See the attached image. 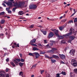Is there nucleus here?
Here are the masks:
<instances>
[{"instance_id": "nucleus-1", "label": "nucleus", "mask_w": 77, "mask_h": 77, "mask_svg": "<svg viewBox=\"0 0 77 77\" xmlns=\"http://www.w3.org/2000/svg\"><path fill=\"white\" fill-rule=\"evenodd\" d=\"M52 32H54L55 35H56V36H58L59 39H63L64 37L62 35L59 36V35L58 34V33H59L58 30H57L56 29H52Z\"/></svg>"}, {"instance_id": "nucleus-2", "label": "nucleus", "mask_w": 77, "mask_h": 77, "mask_svg": "<svg viewBox=\"0 0 77 77\" xmlns=\"http://www.w3.org/2000/svg\"><path fill=\"white\" fill-rule=\"evenodd\" d=\"M71 63L73 66L75 67V66H77V62L75 60L73 59L72 60V61Z\"/></svg>"}, {"instance_id": "nucleus-3", "label": "nucleus", "mask_w": 77, "mask_h": 77, "mask_svg": "<svg viewBox=\"0 0 77 77\" xmlns=\"http://www.w3.org/2000/svg\"><path fill=\"white\" fill-rule=\"evenodd\" d=\"M72 29H70V31H71V32L67 33L66 34L63 35V36H64L65 38H67L68 36H70V35H71V34H72Z\"/></svg>"}, {"instance_id": "nucleus-4", "label": "nucleus", "mask_w": 77, "mask_h": 77, "mask_svg": "<svg viewBox=\"0 0 77 77\" xmlns=\"http://www.w3.org/2000/svg\"><path fill=\"white\" fill-rule=\"evenodd\" d=\"M6 73L5 72L0 71V77H4Z\"/></svg>"}, {"instance_id": "nucleus-5", "label": "nucleus", "mask_w": 77, "mask_h": 77, "mask_svg": "<svg viewBox=\"0 0 77 77\" xmlns=\"http://www.w3.org/2000/svg\"><path fill=\"white\" fill-rule=\"evenodd\" d=\"M54 36V33L53 32H51L49 33L48 35V38H52Z\"/></svg>"}, {"instance_id": "nucleus-6", "label": "nucleus", "mask_w": 77, "mask_h": 77, "mask_svg": "<svg viewBox=\"0 0 77 77\" xmlns=\"http://www.w3.org/2000/svg\"><path fill=\"white\" fill-rule=\"evenodd\" d=\"M75 50L72 49L69 52V53L73 56H74V53H75Z\"/></svg>"}, {"instance_id": "nucleus-7", "label": "nucleus", "mask_w": 77, "mask_h": 77, "mask_svg": "<svg viewBox=\"0 0 77 77\" xmlns=\"http://www.w3.org/2000/svg\"><path fill=\"white\" fill-rule=\"evenodd\" d=\"M33 54L35 55V59H38L40 56V55L38 52H34L33 53Z\"/></svg>"}, {"instance_id": "nucleus-8", "label": "nucleus", "mask_w": 77, "mask_h": 77, "mask_svg": "<svg viewBox=\"0 0 77 77\" xmlns=\"http://www.w3.org/2000/svg\"><path fill=\"white\" fill-rule=\"evenodd\" d=\"M25 1L23 2H19V5L20 6H24L25 5Z\"/></svg>"}, {"instance_id": "nucleus-9", "label": "nucleus", "mask_w": 77, "mask_h": 77, "mask_svg": "<svg viewBox=\"0 0 77 77\" xmlns=\"http://www.w3.org/2000/svg\"><path fill=\"white\" fill-rule=\"evenodd\" d=\"M59 56L61 59H65L66 57L65 55L63 54H60Z\"/></svg>"}, {"instance_id": "nucleus-10", "label": "nucleus", "mask_w": 77, "mask_h": 77, "mask_svg": "<svg viewBox=\"0 0 77 77\" xmlns=\"http://www.w3.org/2000/svg\"><path fill=\"white\" fill-rule=\"evenodd\" d=\"M8 6H10V8H12V7H11V6H12V2H7V4Z\"/></svg>"}, {"instance_id": "nucleus-11", "label": "nucleus", "mask_w": 77, "mask_h": 77, "mask_svg": "<svg viewBox=\"0 0 77 77\" xmlns=\"http://www.w3.org/2000/svg\"><path fill=\"white\" fill-rule=\"evenodd\" d=\"M13 62H14L15 64L16 65H18L19 63L17 61L15 60H13Z\"/></svg>"}, {"instance_id": "nucleus-12", "label": "nucleus", "mask_w": 77, "mask_h": 77, "mask_svg": "<svg viewBox=\"0 0 77 77\" xmlns=\"http://www.w3.org/2000/svg\"><path fill=\"white\" fill-rule=\"evenodd\" d=\"M69 38L70 39V41H72L74 38H75V37L74 36H69Z\"/></svg>"}, {"instance_id": "nucleus-13", "label": "nucleus", "mask_w": 77, "mask_h": 77, "mask_svg": "<svg viewBox=\"0 0 77 77\" xmlns=\"http://www.w3.org/2000/svg\"><path fill=\"white\" fill-rule=\"evenodd\" d=\"M23 11H20L18 12V14L19 15H22L23 14Z\"/></svg>"}, {"instance_id": "nucleus-14", "label": "nucleus", "mask_w": 77, "mask_h": 77, "mask_svg": "<svg viewBox=\"0 0 77 77\" xmlns=\"http://www.w3.org/2000/svg\"><path fill=\"white\" fill-rule=\"evenodd\" d=\"M13 4H14V6H18V2H13Z\"/></svg>"}, {"instance_id": "nucleus-15", "label": "nucleus", "mask_w": 77, "mask_h": 77, "mask_svg": "<svg viewBox=\"0 0 77 77\" xmlns=\"http://www.w3.org/2000/svg\"><path fill=\"white\" fill-rule=\"evenodd\" d=\"M52 57L53 58H56V59H58L59 58V57L57 55H53L52 56Z\"/></svg>"}, {"instance_id": "nucleus-16", "label": "nucleus", "mask_w": 77, "mask_h": 77, "mask_svg": "<svg viewBox=\"0 0 77 77\" xmlns=\"http://www.w3.org/2000/svg\"><path fill=\"white\" fill-rule=\"evenodd\" d=\"M36 42V39H33L30 41L31 43H35Z\"/></svg>"}, {"instance_id": "nucleus-17", "label": "nucleus", "mask_w": 77, "mask_h": 77, "mask_svg": "<svg viewBox=\"0 0 77 77\" xmlns=\"http://www.w3.org/2000/svg\"><path fill=\"white\" fill-rule=\"evenodd\" d=\"M14 45L16 47H20V46L19 45V44L18 43L17 44V43H15L14 44Z\"/></svg>"}, {"instance_id": "nucleus-18", "label": "nucleus", "mask_w": 77, "mask_h": 77, "mask_svg": "<svg viewBox=\"0 0 77 77\" xmlns=\"http://www.w3.org/2000/svg\"><path fill=\"white\" fill-rule=\"evenodd\" d=\"M5 20H2L1 21L0 23H1V24H4V23H5Z\"/></svg>"}, {"instance_id": "nucleus-19", "label": "nucleus", "mask_w": 77, "mask_h": 77, "mask_svg": "<svg viewBox=\"0 0 77 77\" xmlns=\"http://www.w3.org/2000/svg\"><path fill=\"white\" fill-rule=\"evenodd\" d=\"M19 75H21L22 77H23V72H20Z\"/></svg>"}, {"instance_id": "nucleus-20", "label": "nucleus", "mask_w": 77, "mask_h": 77, "mask_svg": "<svg viewBox=\"0 0 77 77\" xmlns=\"http://www.w3.org/2000/svg\"><path fill=\"white\" fill-rule=\"evenodd\" d=\"M42 32L45 35H46V34H47V31H46L42 30Z\"/></svg>"}, {"instance_id": "nucleus-21", "label": "nucleus", "mask_w": 77, "mask_h": 77, "mask_svg": "<svg viewBox=\"0 0 77 77\" xmlns=\"http://www.w3.org/2000/svg\"><path fill=\"white\" fill-rule=\"evenodd\" d=\"M10 63L11 65H12L13 67H15V64L14 63L12 62V61Z\"/></svg>"}, {"instance_id": "nucleus-22", "label": "nucleus", "mask_w": 77, "mask_h": 77, "mask_svg": "<svg viewBox=\"0 0 77 77\" xmlns=\"http://www.w3.org/2000/svg\"><path fill=\"white\" fill-rule=\"evenodd\" d=\"M33 50H34V51H35L36 50H39V49L35 47L33 48Z\"/></svg>"}, {"instance_id": "nucleus-23", "label": "nucleus", "mask_w": 77, "mask_h": 77, "mask_svg": "<svg viewBox=\"0 0 77 77\" xmlns=\"http://www.w3.org/2000/svg\"><path fill=\"white\" fill-rule=\"evenodd\" d=\"M4 77H9V75L8 73H5Z\"/></svg>"}, {"instance_id": "nucleus-24", "label": "nucleus", "mask_w": 77, "mask_h": 77, "mask_svg": "<svg viewBox=\"0 0 77 77\" xmlns=\"http://www.w3.org/2000/svg\"><path fill=\"white\" fill-rule=\"evenodd\" d=\"M33 53H29L28 54V55L29 56H34V55L33 54Z\"/></svg>"}, {"instance_id": "nucleus-25", "label": "nucleus", "mask_w": 77, "mask_h": 77, "mask_svg": "<svg viewBox=\"0 0 77 77\" xmlns=\"http://www.w3.org/2000/svg\"><path fill=\"white\" fill-rule=\"evenodd\" d=\"M51 43L50 44V45H51V46H52V45H53V44H54V43L55 42L54 41H51Z\"/></svg>"}, {"instance_id": "nucleus-26", "label": "nucleus", "mask_w": 77, "mask_h": 77, "mask_svg": "<svg viewBox=\"0 0 77 77\" xmlns=\"http://www.w3.org/2000/svg\"><path fill=\"white\" fill-rule=\"evenodd\" d=\"M67 19H63L61 21V22H62V23H65Z\"/></svg>"}, {"instance_id": "nucleus-27", "label": "nucleus", "mask_w": 77, "mask_h": 77, "mask_svg": "<svg viewBox=\"0 0 77 77\" xmlns=\"http://www.w3.org/2000/svg\"><path fill=\"white\" fill-rule=\"evenodd\" d=\"M51 62L52 63H55V62H56V60L53 59H51Z\"/></svg>"}, {"instance_id": "nucleus-28", "label": "nucleus", "mask_w": 77, "mask_h": 77, "mask_svg": "<svg viewBox=\"0 0 77 77\" xmlns=\"http://www.w3.org/2000/svg\"><path fill=\"white\" fill-rule=\"evenodd\" d=\"M60 74H62L64 75H66V73H65V72H63V71L62 72H61Z\"/></svg>"}, {"instance_id": "nucleus-29", "label": "nucleus", "mask_w": 77, "mask_h": 77, "mask_svg": "<svg viewBox=\"0 0 77 77\" xmlns=\"http://www.w3.org/2000/svg\"><path fill=\"white\" fill-rule=\"evenodd\" d=\"M20 66H21V67L23 66V65H24V63H19Z\"/></svg>"}, {"instance_id": "nucleus-30", "label": "nucleus", "mask_w": 77, "mask_h": 77, "mask_svg": "<svg viewBox=\"0 0 77 77\" xmlns=\"http://www.w3.org/2000/svg\"><path fill=\"white\" fill-rule=\"evenodd\" d=\"M16 9H17V7H15L14 8L12 9L13 12H15V10H16Z\"/></svg>"}, {"instance_id": "nucleus-31", "label": "nucleus", "mask_w": 77, "mask_h": 77, "mask_svg": "<svg viewBox=\"0 0 77 77\" xmlns=\"http://www.w3.org/2000/svg\"><path fill=\"white\" fill-rule=\"evenodd\" d=\"M5 12L4 11H3L0 13V15H5Z\"/></svg>"}, {"instance_id": "nucleus-32", "label": "nucleus", "mask_w": 77, "mask_h": 77, "mask_svg": "<svg viewBox=\"0 0 77 77\" xmlns=\"http://www.w3.org/2000/svg\"><path fill=\"white\" fill-rule=\"evenodd\" d=\"M30 44L32 45H33V46H35V47H36L37 46V45L34 43H30Z\"/></svg>"}, {"instance_id": "nucleus-33", "label": "nucleus", "mask_w": 77, "mask_h": 77, "mask_svg": "<svg viewBox=\"0 0 77 77\" xmlns=\"http://www.w3.org/2000/svg\"><path fill=\"white\" fill-rule=\"evenodd\" d=\"M30 9H33V5H31L29 6Z\"/></svg>"}, {"instance_id": "nucleus-34", "label": "nucleus", "mask_w": 77, "mask_h": 77, "mask_svg": "<svg viewBox=\"0 0 77 77\" xmlns=\"http://www.w3.org/2000/svg\"><path fill=\"white\" fill-rule=\"evenodd\" d=\"M37 8V6L36 5H33V9H36Z\"/></svg>"}, {"instance_id": "nucleus-35", "label": "nucleus", "mask_w": 77, "mask_h": 77, "mask_svg": "<svg viewBox=\"0 0 77 77\" xmlns=\"http://www.w3.org/2000/svg\"><path fill=\"white\" fill-rule=\"evenodd\" d=\"M74 71L75 73H76V74H77V69H74Z\"/></svg>"}, {"instance_id": "nucleus-36", "label": "nucleus", "mask_w": 77, "mask_h": 77, "mask_svg": "<svg viewBox=\"0 0 77 77\" xmlns=\"http://www.w3.org/2000/svg\"><path fill=\"white\" fill-rule=\"evenodd\" d=\"M73 23V21H72V20L69 21L68 22V24H70V23Z\"/></svg>"}, {"instance_id": "nucleus-37", "label": "nucleus", "mask_w": 77, "mask_h": 77, "mask_svg": "<svg viewBox=\"0 0 77 77\" xmlns=\"http://www.w3.org/2000/svg\"><path fill=\"white\" fill-rule=\"evenodd\" d=\"M52 50V51H54V50H57V49L55 48H53Z\"/></svg>"}, {"instance_id": "nucleus-38", "label": "nucleus", "mask_w": 77, "mask_h": 77, "mask_svg": "<svg viewBox=\"0 0 77 77\" xmlns=\"http://www.w3.org/2000/svg\"><path fill=\"white\" fill-rule=\"evenodd\" d=\"M15 60H17L18 62H20V61H21V60L20 59H15Z\"/></svg>"}, {"instance_id": "nucleus-39", "label": "nucleus", "mask_w": 77, "mask_h": 77, "mask_svg": "<svg viewBox=\"0 0 77 77\" xmlns=\"http://www.w3.org/2000/svg\"><path fill=\"white\" fill-rule=\"evenodd\" d=\"M33 27H34V25H32L29 27V28H30V29H32Z\"/></svg>"}, {"instance_id": "nucleus-40", "label": "nucleus", "mask_w": 77, "mask_h": 77, "mask_svg": "<svg viewBox=\"0 0 77 77\" xmlns=\"http://www.w3.org/2000/svg\"><path fill=\"white\" fill-rule=\"evenodd\" d=\"M44 41L45 44H47L48 42L47 41V40H44Z\"/></svg>"}, {"instance_id": "nucleus-41", "label": "nucleus", "mask_w": 77, "mask_h": 77, "mask_svg": "<svg viewBox=\"0 0 77 77\" xmlns=\"http://www.w3.org/2000/svg\"><path fill=\"white\" fill-rule=\"evenodd\" d=\"M65 40H62L61 41V43H65Z\"/></svg>"}, {"instance_id": "nucleus-42", "label": "nucleus", "mask_w": 77, "mask_h": 77, "mask_svg": "<svg viewBox=\"0 0 77 77\" xmlns=\"http://www.w3.org/2000/svg\"><path fill=\"white\" fill-rule=\"evenodd\" d=\"M10 9V7L6 8V10L7 11H9Z\"/></svg>"}, {"instance_id": "nucleus-43", "label": "nucleus", "mask_w": 77, "mask_h": 77, "mask_svg": "<svg viewBox=\"0 0 77 77\" xmlns=\"http://www.w3.org/2000/svg\"><path fill=\"white\" fill-rule=\"evenodd\" d=\"M45 57H46V58H49V57L48 56V55H47L45 54Z\"/></svg>"}, {"instance_id": "nucleus-44", "label": "nucleus", "mask_w": 77, "mask_h": 77, "mask_svg": "<svg viewBox=\"0 0 77 77\" xmlns=\"http://www.w3.org/2000/svg\"><path fill=\"white\" fill-rule=\"evenodd\" d=\"M20 61L21 62H24V60L23 59V58H21Z\"/></svg>"}, {"instance_id": "nucleus-45", "label": "nucleus", "mask_w": 77, "mask_h": 77, "mask_svg": "<svg viewBox=\"0 0 77 77\" xmlns=\"http://www.w3.org/2000/svg\"><path fill=\"white\" fill-rule=\"evenodd\" d=\"M59 29H60V30H63V27H60Z\"/></svg>"}, {"instance_id": "nucleus-46", "label": "nucleus", "mask_w": 77, "mask_h": 77, "mask_svg": "<svg viewBox=\"0 0 77 77\" xmlns=\"http://www.w3.org/2000/svg\"><path fill=\"white\" fill-rule=\"evenodd\" d=\"M77 18H75L74 20V22L75 23V22H77Z\"/></svg>"}, {"instance_id": "nucleus-47", "label": "nucleus", "mask_w": 77, "mask_h": 77, "mask_svg": "<svg viewBox=\"0 0 77 77\" xmlns=\"http://www.w3.org/2000/svg\"><path fill=\"white\" fill-rule=\"evenodd\" d=\"M44 72V70H41V74H42V73H43V72Z\"/></svg>"}, {"instance_id": "nucleus-48", "label": "nucleus", "mask_w": 77, "mask_h": 77, "mask_svg": "<svg viewBox=\"0 0 77 77\" xmlns=\"http://www.w3.org/2000/svg\"><path fill=\"white\" fill-rule=\"evenodd\" d=\"M8 14H11L12 12V11H11V10H10V11L9 10L8 11Z\"/></svg>"}, {"instance_id": "nucleus-49", "label": "nucleus", "mask_w": 77, "mask_h": 77, "mask_svg": "<svg viewBox=\"0 0 77 77\" xmlns=\"http://www.w3.org/2000/svg\"><path fill=\"white\" fill-rule=\"evenodd\" d=\"M60 75V74H59V73H57V76H56V77H60V75Z\"/></svg>"}, {"instance_id": "nucleus-50", "label": "nucleus", "mask_w": 77, "mask_h": 77, "mask_svg": "<svg viewBox=\"0 0 77 77\" xmlns=\"http://www.w3.org/2000/svg\"><path fill=\"white\" fill-rule=\"evenodd\" d=\"M6 60L7 62H9V58H8L6 59Z\"/></svg>"}, {"instance_id": "nucleus-51", "label": "nucleus", "mask_w": 77, "mask_h": 77, "mask_svg": "<svg viewBox=\"0 0 77 77\" xmlns=\"http://www.w3.org/2000/svg\"><path fill=\"white\" fill-rule=\"evenodd\" d=\"M9 70V69L8 68H7L6 69V72H8V71Z\"/></svg>"}, {"instance_id": "nucleus-52", "label": "nucleus", "mask_w": 77, "mask_h": 77, "mask_svg": "<svg viewBox=\"0 0 77 77\" xmlns=\"http://www.w3.org/2000/svg\"><path fill=\"white\" fill-rule=\"evenodd\" d=\"M46 77H50V74H47L46 75Z\"/></svg>"}, {"instance_id": "nucleus-53", "label": "nucleus", "mask_w": 77, "mask_h": 77, "mask_svg": "<svg viewBox=\"0 0 77 77\" xmlns=\"http://www.w3.org/2000/svg\"><path fill=\"white\" fill-rule=\"evenodd\" d=\"M51 51H52V50H49L48 51V53H50V52H51Z\"/></svg>"}, {"instance_id": "nucleus-54", "label": "nucleus", "mask_w": 77, "mask_h": 77, "mask_svg": "<svg viewBox=\"0 0 77 77\" xmlns=\"http://www.w3.org/2000/svg\"><path fill=\"white\" fill-rule=\"evenodd\" d=\"M2 5H3V6H4V7H6V5H5V3H2Z\"/></svg>"}, {"instance_id": "nucleus-55", "label": "nucleus", "mask_w": 77, "mask_h": 77, "mask_svg": "<svg viewBox=\"0 0 77 77\" xmlns=\"http://www.w3.org/2000/svg\"><path fill=\"white\" fill-rule=\"evenodd\" d=\"M3 2L4 3H6L7 5L8 3V2H6V1H3Z\"/></svg>"}, {"instance_id": "nucleus-56", "label": "nucleus", "mask_w": 77, "mask_h": 77, "mask_svg": "<svg viewBox=\"0 0 77 77\" xmlns=\"http://www.w3.org/2000/svg\"><path fill=\"white\" fill-rule=\"evenodd\" d=\"M38 45H39V46H41V47H42V45H41V44H40V43H38Z\"/></svg>"}, {"instance_id": "nucleus-57", "label": "nucleus", "mask_w": 77, "mask_h": 77, "mask_svg": "<svg viewBox=\"0 0 77 77\" xmlns=\"http://www.w3.org/2000/svg\"><path fill=\"white\" fill-rule=\"evenodd\" d=\"M0 35L3 36H4V34H3V33H1L0 34Z\"/></svg>"}, {"instance_id": "nucleus-58", "label": "nucleus", "mask_w": 77, "mask_h": 77, "mask_svg": "<svg viewBox=\"0 0 77 77\" xmlns=\"http://www.w3.org/2000/svg\"><path fill=\"white\" fill-rule=\"evenodd\" d=\"M48 20V21H51V19H49V18H48V17H47V18Z\"/></svg>"}, {"instance_id": "nucleus-59", "label": "nucleus", "mask_w": 77, "mask_h": 77, "mask_svg": "<svg viewBox=\"0 0 77 77\" xmlns=\"http://www.w3.org/2000/svg\"><path fill=\"white\" fill-rule=\"evenodd\" d=\"M75 14V12H74L73 14H72L71 16V17H72V16H73V15H74V14Z\"/></svg>"}, {"instance_id": "nucleus-60", "label": "nucleus", "mask_w": 77, "mask_h": 77, "mask_svg": "<svg viewBox=\"0 0 77 77\" xmlns=\"http://www.w3.org/2000/svg\"><path fill=\"white\" fill-rule=\"evenodd\" d=\"M72 72H70V76H71V77H72Z\"/></svg>"}, {"instance_id": "nucleus-61", "label": "nucleus", "mask_w": 77, "mask_h": 77, "mask_svg": "<svg viewBox=\"0 0 77 77\" xmlns=\"http://www.w3.org/2000/svg\"><path fill=\"white\" fill-rule=\"evenodd\" d=\"M40 54H44V53L42 52H40Z\"/></svg>"}, {"instance_id": "nucleus-62", "label": "nucleus", "mask_w": 77, "mask_h": 77, "mask_svg": "<svg viewBox=\"0 0 77 77\" xmlns=\"http://www.w3.org/2000/svg\"><path fill=\"white\" fill-rule=\"evenodd\" d=\"M12 47L13 48H15V46H14V45H13L12 46Z\"/></svg>"}, {"instance_id": "nucleus-63", "label": "nucleus", "mask_w": 77, "mask_h": 77, "mask_svg": "<svg viewBox=\"0 0 77 77\" xmlns=\"http://www.w3.org/2000/svg\"><path fill=\"white\" fill-rule=\"evenodd\" d=\"M20 57H22V54H20Z\"/></svg>"}, {"instance_id": "nucleus-64", "label": "nucleus", "mask_w": 77, "mask_h": 77, "mask_svg": "<svg viewBox=\"0 0 77 77\" xmlns=\"http://www.w3.org/2000/svg\"><path fill=\"white\" fill-rule=\"evenodd\" d=\"M35 75H31V77H34Z\"/></svg>"}]
</instances>
